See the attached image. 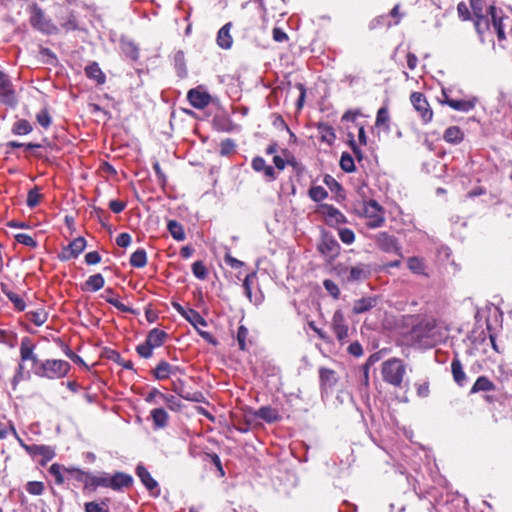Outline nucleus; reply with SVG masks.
<instances>
[{"mask_svg":"<svg viewBox=\"0 0 512 512\" xmlns=\"http://www.w3.org/2000/svg\"><path fill=\"white\" fill-rule=\"evenodd\" d=\"M70 368V364L65 360L48 359L40 361L34 367V374L42 378L60 379L68 374Z\"/></svg>","mask_w":512,"mask_h":512,"instance_id":"nucleus-1","label":"nucleus"},{"mask_svg":"<svg viewBox=\"0 0 512 512\" xmlns=\"http://www.w3.org/2000/svg\"><path fill=\"white\" fill-rule=\"evenodd\" d=\"M381 374L385 382L400 387L406 374V368L401 359L391 358L382 363Z\"/></svg>","mask_w":512,"mask_h":512,"instance_id":"nucleus-2","label":"nucleus"},{"mask_svg":"<svg viewBox=\"0 0 512 512\" xmlns=\"http://www.w3.org/2000/svg\"><path fill=\"white\" fill-rule=\"evenodd\" d=\"M370 228L381 227L385 222V211L375 200L363 201L358 210Z\"/></svg>","mask_w":512,"mask_h":512,"instance_id":"nucleus-3","label":"nucleus"},{"mask_svg":"<svg viewBox=\"0 0 512 512\" xmlns=\"http://www.w3.org/2000/svg\"><path fill=\"white\" fill-rule=\"evenodd\" d=\"M413 334L419 340L425 341L427 345H435L442 338L436 320L434 319L422 320L414 327Z\"/></svg>","mask_w":512,"mask_h":512,"instance_id":"nucleus-4","label":"nucleus"},{"mask_svg":"<svg viewBox=\"0 0 512 512\" xmlns=\"http://www.w3.org/2000/svg\"><path fill=\"white\" fill-rule=\"evenodd\" d=\"M30 23L33 28L45 34H54L57 31L56 26L45 16L43 10L36 4L31 8Z\"/></svg>","mask_w":512,"mask_h":512,"instance_id":"nucleus-5","label":"nucleus"},{"mask_svg":"<svg viewBox=\"0 0 512 512\" xmlns=\"http://www.w3.org/2000/svg\"><path fill=\"white\" fill-rule=\"evenodd\" d=\"M414 109L418 112L422 120L427 123L432 120L433 111L430 108L425 96L420 92H413L410 96Z\"/></svg>","mask_w":512,"mask_h":512,"instance_id":"nucleus-6","label":"nucleus"},{"mask_svg":"<svg viewBox=\"0 0 512 512\" xmlns=\"http://www.w3.org/2000/svg\"><path fill=\"white\" fill-rule=\"evenodd\" d=\"M318 213L324 217L326 223L335 226L346 222V217L337 208L328 204H321L318 207Z\"/></svg>","mask_w":512,"mask_h":512,"instance_id":"nucleus-7","label":"nucleus"},{"mask_svg":"<svg viewBox=\"0 0 512 512\" xmlns=\"http://www.w3.org/2000/svg\"><path fill=\"white\" fill-rule=\"evenodd\" d=\"M0 102L14 106L16 104L15 91L10 78L0 71Z\"/></svg>","mask_w":512,"mask_h":512,"instance_id":"nucleus-8","label":"nucleus"},{"mask_svg":"<svg viewBox=\"0 0 512 512\" xmlns=\"http://www.w3.org/2000/svg\"><path fill=\"white\" fill-rule=\"evenodd\" d=\"M331 326L339 341H343L348 337V326L342 311L337 310L334 312Z\"/></svg>","mask_w":512,"mask_h":512,"instance_id":"nucleus-9","label":"nucleus"},{"mask_svg":"<svg viewBox=\"0 0 512 512\" xmlns=\"http://www.w3.org/2000/svg\"><path fill=\"white\" fill-rule=\"evenodd\" d=\"M376 243L379 248L388 254H399V246L394 236L389 235L385 232L379 233L376 237Z\"/></svg>","mask_w":512,"mask_h":512,"instance_id":"nucleus-10","label":"nucleus"},{"mask_svg":"<svg viewBox=\"0 0 512 512\" xmlns=\"http://www.w3.org/2000/svg\"><path fill=\"white\" fill-rule=\"evenodd\" d=\"M187 99L194 108L204 109L210 104L211 96L206 91L195 88L189 90Z\"/></svg>","mask_w":512,"mask_h":512,"instance_id":"nucleus-11","label":"nucleus"},{"mask_svg":"<svg viewBox=\"0 0 512 512\" xmlns=\"http://www.w3.org/2000/svg\"><path fill=\"white\" fill-rule=\"evenodd\" d=\"M489 14L492 18V27L495 30L497 34L498 41H504L506 40V34L504 30V21L508 20V17H502L497 15V9L494 6L489 7Z\"/></svg>","mask_w":512,"mask_h":512,"instance_id":"nucleus-12","label":"nucleus"},{"mask_svg":"<svg viewBox=\"0 0 512 512\" xmlns=\"http://www.w3.org/2000/svg\"><path fill=\"white\" fill-rule=\"evenodd\" d=\"M349 273V275L346 277L347 281H359L366 279L369 271L361 266L351 267L348 268H339L337 269V273L339 276H343L345 273Z\"/></svg>","mask_w":512,"mask_h":512,"instance_id":"nucleus-13","label":"nucleus"},{"mask_svg":"<svg viewBox=\"0 0 512 512\" xmlns=\"http://www.w3.org/2000/svg\"><path fill=\"white\" fill-rule=\"evenodd\" d=\"M443 97H444L443 102L456 111L469 112L475 107L474 100L450 99L445 92H443Z\"/></svg>","mask_w":512,"mask_h":512,"instance_id":"nucleus-14","label":"nucleus"},{"mask_svg":"<svg viewBox=\"0 0 512 512\" xmlns=\"http://www.w3.org/2000/svg\"><path fill=\"white\" fill-rule=\"evenodd\" d=\"M177 371H180L179 367L173 366L166 361H161L153 370V375L158 380H164L170 375H174Z\"/></svg>","mask_w":512,"mask_h":512,"instance_id":"nucleus-15","label":"nucleus"},{"mask_svg":"<svg viewBox=\"0 0 512 512\" xmlns=\"http://www.w3.org/2000/svg\"><path fill=\"white\" fill-rule=\"evenodd\" d=\"M232 28V24L226 23L223 27L220 28L217 34V44L222 49H230L233 44V38L230 34V30Z\"/></svg>","mask_w":512,"mask_h":512,"instance_id":"nucleus-16","label":"nucleus"},{"mask_svg":"<svg viewBox=\"0 0 512 512\" xmlns=\"http://www.w3.org/2000/svg\"><path fill=\"white\" fill-rule=\"evenodd\" d=\"M378 299L377 297H365L358 300H355L353 303L352 312L354 314H362L365 313L377 305Z\"/></svg>","mask_w":512,"mask_h":512,"instance_id":"nucleus-17","label":"nucleus"},{"mask_svg":"<svg viewBox=\"0 0 512 512\" xmlns=\"http://www.w3.org/2000/svg\"><path fill=\"white\" fill-rule=\"evenodd\" d=\"M34 345L31 343L29 338H24L20 345V356L22 361L31 360L34 363V367L40 363L37 356L33 353Z\"/></svg>","mask_w":512,"mask_h":512,"instance_id":"nucleus-18","label":"nucleus"},{"mask_svg":"<svg viewBox=\"0 0 512 512\" xmlns=\"http://www.w3.org/2000/svg\"><path fill=\"white\" fill-rule=\"evenodd\" d=\"M111 489L115 491H119L122 488H128L133 483V478L126 473L116 472L114 475H111Z\"/></svg>","mask_w":512,"mask_h":512,"instance_id":"nucleus-19","label":"nucleus"},{"mask_svg":"<svg viewBox=\"0 0 512 512\" xmlns=\"http://www.w3.org/2000/svg\"><path fill=\"white\" fill-rule=\"evenodd\" d=\"M26 451L32 455H40L44 460L49 461L55 456V451L52 447L46 445H25Z\"/></svg>","mask_w":512,"mask_h":512,"instance_id":"nucleus-20","label":"nucleus"},{"mask_svg":"<svg viewBox=\"0 0 512 512\" xmlns=\"http://www.w3.org/2000/svg\"><path fill=\"white\" fill-rule=\"evenodd\" d=\"M136 473L140 478L141 482L150 492L153 493L154 490L158 488V483L153 479L151 474L147 471V469L144 466L138 465L136 468Z\"/></svg>","mask_w":512,"mask_h":512,"instance_id":"nucleus-21","label":"nucleus"},{"mask_svg":"<svg viewBox=\"0 0 512 512\" xmlns=\"http://www.w3.org/2000/svg\"><path fill=\"white\" fill-rule=\"evenodd\" d=\"M105 280L100 273L91 275L82 285L83 291L96 292L104 287Z\"/></svg>","mask_w":512,"mask_h":512,"instance_id":"nucleus-22","label":"nucleus"},{"mask_svg":"<svg viewBox=\"0 0 512 512\" xmlns=\"http://www.w3.org/2000/svg\"><path fill=\"white\" fill-rule=\"evenodd\" d=\"M167 337L168 334L165 331L154 328L148 333L145 341L148 345L157 348L164 344Z\"/></svg>","mask_w":512,"mask_h":512,"instance_id":"nucleus-23","label":"nucleus"},{"mask_svg":"<svg viewBox=\"0 0 512 512\" xmlns=\"http://www.w3.org/2000/svg\"><path fill=\"white\" fill-rule=\"evenodd\" d=\"M451 372H452L454 381L459 386H464V384L466 382V374L463 370V365L458 357H454L451 362Z\"/></svg>","mask_w":512,"mask_h":512,"instance_id":"nucleus-24","label":"nucleus"},{"mask_svg":"<svg viewBox=\"0 0 512 512\" xmlns=\"http://www.w3.org/2000/svg\"><path fill=\"white\" fill-rule=\"evenodd\" d=\"M89 481V489L91 490H96L98 487L111 488L112 485L111 475L106 472H102L97 476L91 475Z\"/></svg>","mask_w":512,"mask_h":512,"instance_id":"nucleus-25","label":"nucleus"},{"mask_svg":"<svg viewBox=\"0 0 512 512\" xmlns=\"http://www.w3.org/2000/svg\"><path fill=\"white\" fill-rule=\"evenodd\" d=\"M255 415L268 423L277 422L281 418L278 411L270 406H263L259 408Z\"/></svg>","mask_w":512,"mask_h":512,"instance_id":"nucleus-26","label":"nucleus"},{"mask_svg":"<svg viewBox=\"0 0 512 512\" xmlns=\"http://www.w3.org/2000/svg\"><path fill=\"white\" fill-rule=\"evenodd\" d=\"M120 48L123 54L131 60H137L139 57V49L137 45L129 39H121Z\"/></svg>","mask_w":512,"mask_h":512,"instance_id":"nucleus-27","label":"nucleus"},{"mask_svg":"<svg viewBox=\"0 0 512 512\" xmlns=\"http://www.w3.org/2000/svg\"><path fill=\"white\" fill-rule=\"evenodd\" d=\"M443 138L448 143L458 144L463 140L464 133L458 126H450L445 130Z\"/></svg>","mask_w":512,"mask_h":512,"instance_id":"nucleus-28","label":"nucleus"},{"mask_svg":"<svg viewBox=\"0 0 512 512\" xmlns=\"http://www.w3.org/2000/svg\"><path fill=\"white\" fill-rule=\"evenodd\" d=\"M65 472L78 482H82L85 488L89 489L91 474L77 468H67Z\"/></svg>","mask_w":512,"mask_h":512,"instance_id":"nucleus-29","label":"nucleus"},{"mask_svg":"<svg viewBox=\"0 0 512 512\" xmlns=\"http://www.w3.org/2000/svg\"><path fill=\"white\" fill-rule=\"evenodd\" d=\"M85 73L87 77L95 80L98 84H103L105 82L106 77L96 62H93L90 65H88L85 68Z\"/></svg>","mask_w":512,"mask_h":512,"instance_id":"nucleus-30","label":"nucleus"},{"mask_svg":"<svg viewBox=\"0 0 512 512\" xmlns=\"http://www.w3.org/2000/svg\"><path fill=\"white\" fill-rule=\"evenodd\" d=\"M151 417L156 428H164L169 418L168 413L163 408L153 409Z\"/></svg>","mask_w":512,"mask_h":512,"instance_id":"nucleus-31","label":"nucleus"},{"mask_svg":"<svg viewBox=\"0 0 512 512\" xmlns=\"http://www.w3.org/2000/svg\"><path fill=\"white\" fill-rule=\"evenodd\" d=\"M85 247L86 240L83 237H78L68 244L66 251L69 252V256H78Z\"/></svg>","mask_w":512,"mask_h":512,"instance_id":"nucleus-32","label":"nucleus"},{"mask_svg":"<svg viewBox=\"0 0 512 512\" xmlns=\"http://www.w3.org/2000/svg\"><path fill=\"white\" fill-rule=\"evenodd\" d=\"M114 291L113 289L111 288H108L104 291V293L101 295L102 298H104L106 300V302H108L109 304L113 305L114 307H116L118 310L122 311V312H128L130 311V309L124 305L123 303H121L118 299H116L114 296Z\"/></svg>","mask_w":512,"mask_h":512,"instance_id":"nucleus-33","label":"nucleus"},{"mask_svg":"<svg viewBox=\"0 0 512 512\" xmlns=\"http://www.w3.org/2000/svg\"><path fill=\"white\" fill-rule=\"evenodd\" d=\"M26 317L36 326H41L46 322L48 315L43 309H37L27 312Z\"/></svg>","mask_w":512,"mask_h":512,"instance_id":"nucleus-34","label":"nucleus"},{"mask_svg":"<svg viewBox=\"0 0 512 512\" xmlns=\"http://www.w3.org/2000/svg\"><path fill=\"white\" fill-rule=\"evenodd\" d=\"M187 313H188V316L185 319L190 324H192L196 329H198V327H200V326H202V327L207 326L206 320L196 310L189 308V311Z\"/></svg>","mask_w":512,"mask_h":512,"instance_id":"nucleus-35","label":"nucleus"},{"mask_svg":"<svg viewBox=\"0 0 512 512\" xmlns=\"http://www.w3.org/2000/svg\"><path fill=\"white\" fill-rule=\"evenodd\" d=\"M168 231L174 239L181 241L185 238L183 226L175 220H170L167 225Z\"/></svg>","mask_w":512,"mask_h":512,"instance_id":"nucleus-36","label":"nucleus"},{"mask_svg":"<svg viewBox=\"0 0 512 512\" xmlns=\"http://www.w3.org/2000/svg\"><path fill=\"white\" fill-rule=\"evenodd\" d=\"M319 374L322 385L331 387L336 384L337 379L333 370L321 368Z\"/></svg>","mask_w":512,"mask_h":512,"instance_id":"nucleus-37","label":"nucleus"},{"mask_svg":"<svg viewBox=\"0 0 512 512\" xmlns=\"http://www.w3.org/2000/svg\"><path fill=\"white\" fill-rule=\"evenodd\" d=\"M492 389L493 383L487 377L481 376L472 386L471 393H476L479 391H490Z\"/></svg>","mask_w":512,"mask_h":512,"instance_id":"nucleus-38","label":"nucleus"},{"mask_svg":"<svg viewBox=\"0 0 512 512\" xmlns=\"http://www.w3.org/2000/svg\"><path fill=\"white\" fill-rule=\"evenodd\" d=\"M474 26L479 36L482 37L485 31L490 28V23L486 16H478L474 18Z\"/></svg>","mask_w":512,"mask_h":512,"instance_id":"nucleus-39","label":"nucleus"},{"mask_svg":"<svg viewBox=\"0 0 512 512\" xmlns=\"http://www.w3.org/2000/svg\"><path fill=\"white\" fill-rule=\"evenodd\" d=\"M13 133L17 135H26L32 131V126L27 120H19L13 126Z\"/></svg>","mask_w":512,"mask_h":512,"instance_id":"nucleus-40","label":"nucleus"},{"mask_svg":"<svg viewBox=\"0 0 512 512\" xmlns=\"http://www.w3.org/2000/svg\"><path fill=\"white\" fill-rule=\"evenodd\" d=\"M390 117L387 107H381L376 115L375 125L377 127L386 126L388 128Z\"/></svg>","mask_w":512,"mask_h":512,"instance_id":"nucleus-41","label":"nucleus"},{"mask_svg":"<svg viewBox=\"0 0 512 512\" xmlns=\"http://www.w3.org/2000/svg\"><path fill=\"white\" fill-rule=\"evenodd\" d=\"M338 246H339L338 243L334 239L325 238V239H323L322 243L319 245V249H320V252L323 254L326 252L337 254Z\"/></svg>","mask_w":512,"mask_h":512,"instance_id":"nucleus-42","label":"nucleus"},{"mask_svg":"<svg viewBox=\"0 0 512 512\" xmlns=\"http://www.w3.org/2000/svg\"><path fill=\"white\" fill-rule=\"evenodd\" d=\"M309 196L315 202H320L328 196V193L322 186H313L309 190Z\"/></svg>","mask_w":512,"mask_h":512,"instance_id":"nucleus-43","label":"nucleus"},{"mask_svg":"<svg viewBox=\"0 0 512 512\" xmlns=\"http://www.w3.org/2000/svg\"><path fill=\"white\" fill-rule=\"evenodd\" d=\"M340 167L345 172H353L355 170L353 157L348 153H343L340 158Z\"/></svg>","mask_w":512,"mask_h":512,"instance_id":"nucleus-44","label":"nucleus"},{"mask_svg":"<svg viewBox=\"0 0 512 512\" xmlns=\"http://www.w3.org/2000/svg\"><path fill=\"white\" fill-rule=\"evenodd\" d=\"M407 266L414 273H424V264L422 258H408Z\"/></svg>","mask_w":512,"mask_h":512,"instance_id":"nucleus-45","label":"nucleus"},{"mask_svg":"<svg viewBox=\"0 0 512 512\" xmlns=\"http://www.w3.org/2000/svg\"><path fill=\"white\" fill-rule=\"evenodd\" d=\"M193 274L201 280L207 277V268L202 261H196L192 265Z\"/></svg>","mask_w":512,"mask_h":512,"instance_id":"nucleus-46","label":"nucleus"},{"mask_svg":"<svg viewBox=\"0 0 512 512\" xmlns=\"http://www.w3.org/2000/svg\"><path fill=\"white\" fill-rule=\"evenodd\" d=\"M256 277V272L253 271L251 273H248L244 280H243V289H244V293L246 295V297L250 300V302H252V290H251V282H252V279Z\"/></svg>","mask_w":512,"mask_h":512,"instance_id":"nucleus-47","label":"nucleus"},{"mask_svg":"<svg viewBox=\"0 0 512 512\" xmlns=\"http://www.w3.org/2000/svg\"><path fill=\"white\" fill-rule=\"evenodd\" d=\"M40 199H41V194L39 193L38 188H34L28 192L26 202L30 208H34L39 204Z\"/></svg>","mask_w":512,"mask_h":512,"instance_id":"nucleus-48","label":"nucleus"},{"mask_svg":"<svg viewBox=\"0 0 512 512\" xmlns=\"http://www.w3.org/2000/svg\"><path fill=\"white\" fill-rule=\"evenodd\" d=\"M323 285L326 289V291L334 298L338 299L340 296V289L338 288L337 284L333 282L332 280L326 279L323 282Z\"/></svg>","mask_w":512,"mask_h":512,"instance_id":"nucleus-49","label":"nucleus"},{"mask_svg":"<svg viewBox=\"0 0 512 512\" xmlns=\"http://www.w3.org/2000/svg\"><path fill=\"white\" fill-rule=\"evenodd\" d=\"M9 300L13 303L15 308L19 311H23L26 307L24 300L16 293L14 292H7L6 293Z\"/></svg>","mask_w":512,"mask_h":512,"instance_id":"nucleus-50","label":"nucleus"},{"mask_svg":"<svg viewBox=\"0 0 512 512\" xmlns=\"http://www.w3.org/2000/svg\"><path fill=\"white\" fill-rule=\"evenodd\" d=\"M26 490L32 495H41L44 490V486L42 482L30 481L26 485Z\"/></svg>","mask_w":512,"mask_h":512,"instance_id":"nucleus-51","label":"nucleus"},{"mask_svg":"<svg viewBox=\"0 0 512 512\" xmlns=\"http://www.w3.org/2000/svg\"><path fill=\"white\" fill-rule=\"evenodd\" d=\"M153 349L154 347L148 345L146 341L136 347L137 353L145 359H148L153 355Z\"/></svg>","mask_w":512,"mask_h":512,"instance_id":"nucleus-52","label":"nucleus"},{"mask_svg":"<svg viewBox=\"0 0 512 512\" xmlns=\"http://www.w3.org/2000/svg\"><path fill=\"white\" fill-rule=\"evenodd\" d=\"M36 119L38 123L44 128H48L51 124V117L46 109H42L40 112H38Z\"/></svg>","mask_w":512,"mask_h":512,"instance_id":"nucleus-53","label":"nucleus"},{"mask_svg":"<svg viewBox=\"0 0 512 512\" xmlns=\"http://www.w3.org/2000/svg\"><path fill=\"white\" fill-rule=\"evenodd\" d=\"M49 473L55 478V482L57 484H62L64 482L62 467L59 464H52L49 468Z\"/></svg>","mask_w":512,"mask_h":512,"instance_id":"nucleus-54","label":"nucleus"},{"mask_svg":"<svg viewBox=\"0 0 512 512\" xmlns=\"http://www.w3.org/2000/svg\"><path fill=\"white\" fill-rule=\"evenodd\" d=\"M248 336V329L241 325L239 328H238V332H237V341H238V344H239V347L241 350H245L246 348V338Z\"/></svg>","mask_w":512,"mask_h":512,"instance_id":"nucleus-55","label":"nucleus"},{"mask_svg":"<svg viewBox=\"0 0 512 512\" xmlns=\"http://www.w3.org/2000/svg\"><path fill=\"white\" fill-rule=\"evenodd\" d=\"M15 239L17 240L18 243L26 245V246L33 247L36 245L34 239L30 235L25 234V233L17 234L15 236Z\"/></svg>","mask_w":512,"mask_h":512,"instance_id":"nucleus-56","label":"nucleus"},{"mask_svg":"<svg viewBox=\"0 0 512 512\" xmlns=\"http://www.w3.org/2000/svg\"><path fill=\"white\" fill-rule=\"evenodd\" d=\"M85 512H108V510L104 508V503L99 504L92 501L85 503Z\"/></svg>","mask_w":512,"mask_h":512,"instance_id":"nucleus-57","label":"nucleus"},{"mask_svg":"<svg viewBox=\"0 0 512 512\" xmlns=\"http://www.w3.org/2000/svg\"><path fill=\"white\" fill-rule=\"evenodd\" d=\"M339 237L345 244H351L355 239L354 232L350 229H341L339 231Z\"/></svg>","mask_w":512,"mask_h":512,"instance_id":"nucleus-58","label":"nucleus"},{"mask_svg":"<svg viewBox=\"0 0 512 512\" xmlns=\"http://www.w3.org/2000/svg\"><path fill=\"white\" fill-rule=\"evenodd\" d=\"M111 359H113L115 362H117L119 365H121L125 369H132L133 363L130 360H125L120 356L119 353L113 352Z\"/></svg>","mask_w":512,"mask_h":512,"instance_id":"nucleus-59","label":"nucleus"},{"mask_svg":"<svg viewBox=\"0 0 512 512\" xmlns=\"http://www.w3.org/2000/svg\"><path fill=\"white\" fill-rule=\"evenodd\" d=\"M457 13L459 18H461L463 21L470 19V11L468 9V6L464 2L458 3Z\"/></svg>","mask_w":512,"mask_h":512,"instance_id":"nucleus-60","label":"nucleus"},{"mask_svg":"<svg viewBox=\"0 0 512 512\" xmlns=\"http://www.w3.org/2000/svg\"><path fill=\"white\" fill-rule=\"evenodd\" d=\"M235 149V143L231 139H226L221 143V154L228 155Z\"/></svg>","mask_w":512,"mask_h":512,"instance_id":"nucleus-61","label":"nucleus"},{"mask_svg":"<svg viewBox=\"0 0 512 512\" xmlns=\"http://www.w3.org/2000/svg\"><path fill=\"white\" fill-rule=\"evenodd\" d=\"M131 243V236L128 233H121L116 237V244L119 247H127Z\"/></svg>","mask_w":512,"mask_h":512,"instance_id":"nucleus-62","label":"nucleus"},{"mask_svg":"<svg viewBox=\"0 0 512 512\" xmlns=\"http://www.w3.org/2000/svg\"><path fill=\"white\" fill-rule=\"evenodd\" d=\"M126 207V202L120 201V200H111L109 202V208L114 213H120L122 212Z\"/></svg>","mask_w":512,"mask_h":512,"instance_id":"nucleus-63","label":"nucleus"},{"mask_svg":"<svg viewBox=\"0 0 512 512\" xmlns=\"http://www.w3.org/2000/svg\"><path fill=\"white\" fill-rule=\"evenodd\" d=\"M348 351L350 354L356 357H360L363 354V348L359 342H353L349 345Z\"/></svg>","mask_w":512,"mask_h":512,"instance_id":"nucleus-64","label":"nucleus"}]
</instances>
